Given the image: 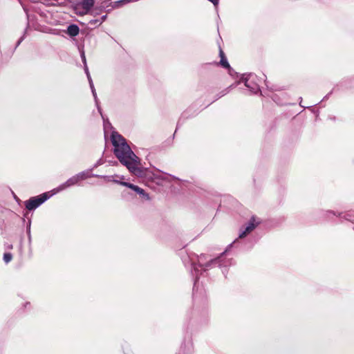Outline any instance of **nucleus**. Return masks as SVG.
<instances>
[{
    "label": "nucleus",
    "instance_id": "obj_1",
    "mask_svg": "<svg viewBox=\"0 0 354 354\" xmlns=\"http://www.w3.org/2000/svg\"><path fill=\"white\" fill-rule=\"evenodd\" d=\"M113 153L120 162L133 174L142 177L147 170L139 167L140 159L131 149L125 139L117 132L111 134Z\"/></svg>",
    "mask_w": 354,
    "mask_h": 354
},
{
    "label": "nucleus",
    "instance_id": "obj_2",
    "mask_svg": "<svg viewBox=\"0 0 354 354\" xmlns=\"http://www.w3.org/2000/svg\"><path fill=\"white\" fill-rule=\"evenodd\" d=\"M108 178H110L109 180V181L123 185L124 187H127L132 189L136 193H137L140 196L145 198V200L150 199L149 194H147L142 188H141L137 185H135L132 183L124 181V176H118L117 175H115V176H109Z\"/></svg>",
    "mask_w": 354,
    "mask_h": 354
},
{
    "label": "nucleus",
    "instance_id": "obj_3",
    "mask_svg": "<svg viewBox=\"0 0 354 354\" xmlns=\"http://www.w3.org/2000/svg\"><path fill=\"white\" fill-rule=\"evenodd\" d=\"M51 196L52 194H50L49 192H46L39 196L31 197L28 201H25L26 208L29 211L35 210L46 201H47Z\"/></svg>",
    "mask_w": 354,
    "mask_h": 354
},
{
    "label": "nucleus",
    "instance_id": "obj_4",
    "mask_svg": "<svg viewBox=\"0 0 354 354\" xmlns=\"http://www.w3.org/2000/svg\"><path fill=\"white\" fill-rule=\"evenodd\" d=\"M95 3L94 0H82L76 3L74 6V10L78 15L83 16L88 13Z\"/></svg>",
    "mask_w": 354,
    "mask_h": 354
},
{
    "label": "nucleus",
    "instance_id": "obj_5",
    "mask_svg": "<svg viewBox=\"0 0 354 354\" xmlns=\"http://www.w3.org/2000/svg\"><path fill=\"white\" fill-rule=\"evenodd\" d=\"M259 223L260 221H257L255 216H252L246 227L241 231L239 235V238L243 239L248 234L251 233L259 225Z\"/></svg>",
    "mask_w": 354,
    "mask_h": 354
},
{
    "label": "nucleus",
    "instance_id": "obj_6",
    "mask_svg": "<svg viewBox=\"0 0 354 354\" xmlns=\"http://www.w3.org/2000/svg\"><path fill=\"white\" fill-rule=\"evenodd\" d=\"M219 57H221L220 62L217 64L225 69H230V65L228 63L225 53L221 48H219Z\"/></svg>",
    "mask_w": 354,
    "mask_h": 354
},
{
    "label": "nucleus",
    "instance_id": "obj_7",
    "mask_svg": "<svg viewBox=\"0 0 354 354\" xmlns=\"http://www.w3.org/2000/svg\"><path fill=\"white\" fill-rule=\"evenodd\" d=\"M79 184L78 180L77 178L76 175L72 176L69 179H68L64 184L60 186V189H64L65 188L75 185Z\"/></svg>",
    "mask_w": 354,
    "mask_h": 354
},
{
    "label": "nucleus",
    "instance_id": "obj_8",
    "mask_svg": "<svg viewBox=\"0 0 354 354\" xmlns=\"http://www.w3.org/2000/svg\"><path fill=\"white\" fill-rule=\"evenodd\" d=\"M80 32V28L76 24H71L68 26L66 33L71 37H75Z\"/></svg>",
    "mask_w": 354,
    "mask_h": 354
},
{
    "label": "nucleus",
    "instance_id": "obj_9",
    "mask_svg": "<svg viewBox=\"0 0 354 354\" xmlns=\"http://www.w3.org/2000/svg\"><path fill=\"white\" fill-rule=\"evenodd\" d=\"M76 176H77V178L80 183L81 181L90 178L91 174L88 171H82V172H80V173L76 174Z\"/></svg>",
    "mask_w": 354,
    "mask_h": 354
},
{
    "label": "nucleus",
    "instance_id": "obj_10",
    "mask_svg": "<svg viewBox=\"0 0 354 354\" xmlns=\"http://www.w3.org/2000/svg\"><path fill=\"white\" fill-rule=\"evenodd\" d=\"M245 86L249 88L252 92H256L259 89L257 84H250V77L245 79Z\"/></svg>",
    "mask_w": 354,
    "mask_h": 354
},
{
    "label": "nucleus",
    "instance_id": "obj_11",
    "mask_svg": "<svg viewBox=\"0 0 354 354\" xmlns=\"http://www.w3.org/2000/svg\"><path fill=\"white\" fill-rule=\"evenodd\" d=\"M12 259V255L11 253H5L3 254V260L4 261L8 263H9Z\"/></svg>",
    "mask_w": 354,
    "mask_h": 354
},
{
    "label": "nucleus",
    "instance_id": "obj_12",
    "mask_svg": "<svg viewBox=\"0 0 354 354\" xmlns=\"http://www.w3.org/2000/svg\"><path fill=\"white\" fill-rule=\"evenodd\" d=\"M209 1H211L216 8L218 7V0H209Z\"/></svg>",
    "mask_w": 354,
    "mask_h": 354
},
{
    "label": "nucleus",
    "instance_id": "obj_13",
    "mask_svg": "<svg viewBox=\"0 0 354 354\" xmlns=\"http://www.w3.org/2000/svg\"><path fill=\"white\" fill-rule=\"evenodd\" d=\"M270 89L272 90V91H278L283 90V88H280V87H275V88L272 87V88H270Z\"/></svg>",
    "mask_w": 354,
    "mask_h": 354
}]
</instances>
